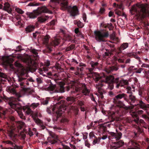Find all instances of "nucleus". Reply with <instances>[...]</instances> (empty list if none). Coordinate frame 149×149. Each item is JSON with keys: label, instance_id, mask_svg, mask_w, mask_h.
Segmentation results:
<instances>
[{"label": "nucleus", "instance_id": "f257e3e1", "mask_svg": "<svg viewBox=\"0 0 149 149\" xmlns=\"http://www.w3.org/2000/svg\"><path fill=\"white\" fill-rule=\"evenodd\" d=\"M100 79V81H101L102 83L100 82L96 84L95 86L97 89L98 93H96V94L99 97L102 98L104 97L103 94L105 93V92L104 91L103 89L101 88L104 86L102 84V82H105L107 86V88L111 90L113 88L112 83L114 81V78L112 76L106 77L103 74L102 76L98 75L97 77H96L95 80L97 81Z\"/></svg>", "mask_w": 149, "mask_h": 149}, {"label": "nucleus", "instance_id": "f03ea898", "mask_svg": "<svg viewBox=\"0 0 149 149\" xmlns=\"http://www.w3.org/2000/svg\"><path fill=\"white\" fill-rule=\"evenodd\" d=\"M50 3H60L61 9L63 10H66L70 13V15L73 17H75L78 14V10L76 6L73 7L68 6L67 0H50Z\"/></svg>", "mask_w": 149, "mask_h": 149}, {"label": "nucleus", "instance_id": "7ed1b4c3", "mask_svg": "<svg viewBox=\"0 0 149 149\" xmlns=\"http://www.w3.org/2000/svg\"><path fill=\"white\" fill-rule=\"evenodd\" d=\"M148 7L147 4L144 5L141 3H138L133 5L130 10L131 14H133L132 11L138 12L139 17L144 18L149 15V11L147 10Z\"/></svg>", "mask_w": 149, "mask_h": 149}, {"label": "nucleus", "instance_id": "20e7f679", "mask_svg": "<svg viewBox=\"0 0 149 149\" xmlns=\"http://www.w3.org/2000/svg\"><path fill=\"white\" fill-rule=\"evenodd\" d=\"M8 104L12 108L17 111V113L20 118H23L24 117L23 115L20 110L22 108L24 105L22 102L21 101L20 103L19 102H17L16 99L12 97L10 100Z\"/></svg>", "mask_w": 149, "mask_h": 149}, {"label": "nucleus", "instance_id": "39448f33", "mask_svg": "<svg viewBox=\"0 0 149 149\" xmlns=\"http://www.w3.org/2000/svg\"><path fill=\"white\" fill-rule=\"evenodd\" d=\"M16 124L17 126L16 128H11L9 125L8 126V128L7 129L8 134L10 139H13V138L15 137L17 135L15 134V132H19L20 130H21L25 125L24 123L21 121H19Z\"/></svg>", "mask_w": 149, "mask_h": 149}, {"label": "nucleus", "instance_id": "423d86ee", "mask_svg": "<svg viewBox=\"0 0 149 149\" xmlns=\"http://www.w3.org/2000/svg\"><path fill=\"white\" fill-rule=\"evenodd\" d=\"M94 33L95 35L96 40L99 42H104L105 41L104 38L107 37L109 36L108 32L95 31Z\"/></svg>", "mask_w": 149, "mask_h": 149}, {"label": "nucleus", "instance_id": "0eeeda50", "mask_svg": "<svg viewBox=\"0 0 149 149\" xmlns=\"http://www.w3.org/2000/svg\"><path fill=\"white\" fill-rule=\"evenodd\" d=\"M50 137H49L47 139V141L44 142V143L47 144L49 143L51 144H54L56 143V141L54 139H57V137L51 131L47 130Z\"/></svg>", "mask_w": 149, "mask_h": 149}, {"label": "nucleus", "instance_id": "6e6552de", "mask_svg": "<svg viewBox=\"0 0 149 149\" xmlns=\"http://www.w3.org/2000/svg\"><path fill=\"white\" fill-rule=\"evenodd\" d=\"M61 107L60 103L58 102L56 103L52 109L53 111L56 110V113L57 115V118L59 117L63 112L62 110Z\"/></svg>", "mask_w": 149, "mask_h": 149}, {"label": "nucleus", "instance_id": "1a4fd4ad", "mask_svg": "<svg viewBox=\"0 0 149 149\" xmlns=\"http://www.w3.org/2000/svg\"><path fill=\"white\" fill-rule=\"evenodd\" d=\"M23 61L24 62L26 63L29 66L31 65L34 63V61L33 60H31V57L30 56L28 55L26 57H24L23 58Z\"/></svg>", "mask_w": 149, "mask_h": 149}, {"label": "nucleus", "instance_id": "9d476101", "mask_svg": "<svg viewBox=\"0 0 149 149\" xmlns=\"http://www.w3.org/2000/svg\"><path fill=\"white\" fill-rule=\"evenodd\" d=\"M36 12L38 13L39 15L42 13H52V12L49 10L45 6L39 8L37 10H36Z\"/></svg>", "mask_w": 149, "mask_h": 149}, {"label": "nucleus", "instance_id": "9b49d317", "mask_svg": "<svg viewBox=\"0 0 149 149\" xmlns=\"http://www.w3.org/2000/svg\"><path fill=\"white\" fill-rule=\"evenodd\" d=\"M110 134L112 137V139H115L116 141L120 139L122 136V134L121 132L115 133L112 132H111Z\"/></svg>", "mask_w": 149, "mask_h": 149}, {"label": "nucleus", "instance_id": "f8f14e48", "mask_svg": "<svg viewBox=\"0 0 149 149\" xmlns=\"http://www.w3.org/2000/svg\"><path fill=\"white\" fill-rule=\"evenodd\" d=\"M47 90L51 94L54 93H58V92L57 91V87L55 85H52L48 87L47 88Z\"/></svg>", "mask_w": 149, "mask_h": 149}, {"label": "nucleus", "instance_id": "ddd939ff", "mask_svg": "<svg viewBox=\"0 0 149 149\" xmlns=\"http://www.w3.org/2000/svg\"><path fill=\"white\" fill-rule=\"evenodd\" d=\"M49 38L50 37L49 35H46L43 39L42 41L43 43L47 46V48L49 49V50L51 51L52 50V49L51 47H50L49 45H48V43Z\"/></svg>", "mask_w": 149, "mask_h": 149}, {"label": "nucleus", "instance_id": "4468645a", "mask_svg": "<svg viewBox=\"0 0 149 149\" xmlns=\"http://www.w3.org/2000/svg\"><path fill=\"white\" fill-rule=\"evenodd\" d=\"M26 15L30 18L33 19L39 15L38 13L36 12V10L33 13L27 12Z\"/></svg>", "mask_w": 149, "mask_h": 149}, {"label": "nucleus", "instance_id": "2eb2a0df", "mask_svg": "<svg viewBox=\"0 0 149 149\" xmlns=\"http://www.w3.org/2000/svg\"><path fill=\"white\" fill-rule=\"evenodd\" d=\"M3 10L7 11L9 13H10L12 10L10 5L8 3H6L4 4Z\"/></svg>", "mask_w": 149, "mask_h": 149}, {"label": "nucleus", "instance_id": "dca6fc26", "mask_svg": "<svg viewBox=\"0 0 149 149\" xmlns=\"http://www.w3.org/2000/svg\"><path fill=\"white\" fill-rule=\"evenodd\" d=\"M128 47V44L127 43H124L122 44L118 48L119 52L118 54L122 52L123 50L127 48Z\"/></svg>", "mask_w": 149, "mask_h": 149}, {"label": "nucleus", "instance_id": "f3484780", "mask_svg": "<svg viewBox=\"0 0 149 149\" xmlns=\"http://www.w3.org/2000/svg\"><path fill=\"white\" fill-rule=\"evenodd\" d=\"M128 84V81L127 80L122 79L120 81L118 85H117L116 87L118 88L119 86H122L125 85H127Z\"/></svg>", "mask_w": 149, "mask_h": 149}, {"label": "nucleus", "instance_id": "a211bd4d", "mask_svg": "<svg viewBox=\"0 0 149 149\" xmlns=\"http://www.w3.org/2000/svg\"><path fill=\"white\" fill-rule=\"evenodd\" d=\"M118 70V69L117 68L114 66H112L106 69L105 70V71L108 73H109L112 71H117Z\"/></svg>", "mask_w": 149, "mask_h": 149}, {"label": "nucleus", "instance_id": "6ab92c4d", "mask_svg": "<svg viewBox=\"0 0 149 149\" xmlns=\"http://www.w3.org/2000/svg\"><path fill=\"white\" fill-rule=\"evenodd\" d=\"M24 112L27 115L31 114L32 113V111L28 107H25L23 109Z\"/></svg>", "mask_w": 149, "mask_h": 149}, {"label": "nucleus", "instance_id": "aec40b11", "mask_svg": "<svg viewBox=\"0 0 149 149\" xmlns=\"http://www.w3.org/2000/svg\"><path fill=\"white\" fill-rule=\"evenodd\" d=\"M116 145L115 149L118 148L123 146L124 144V142L122 141H120L118 142H115Z\"/></svg>", "mask_w": 149, "mask_h": 149}, {"label": "nucleus", "instance_id": "412c9836", "mask_svg": "<svg viewBox=\"0 0 149 149\" xmlns=\"http://www.w3.org/2000/svg\"><path fill=\"white\" fill-rule=\"evenodd\" d=\"M59 43V40L58 39H55L54 41H53L52 42L50 45H49V46H55L57 45H58Z\"/></svg>", "mask_w": 149, "mask_h": 149}, {"label": "nucleus", "instance_id": "4be33fe9", "mask_svg": "<svg viewBox=\"0 0 149 149\" xmlns=\"http://www.w3.org/2000/svg\"><path fill=\"white\" fill-rule=\"evenodd\" d=\"M84 85V87L83 88L82 93L85 95H88L90 92V91L89 89H87L85 85Z\"/></svg>", "mask_w": 149, "mask_h": 149}, {"label": "nucleus", "instance_id": "5701e85b", "mask_svg": "<svg viewBox=\"0 0 149 149\" xmlns=\"http://www.w3.org/2000/svg\"><path fill=\"white\" fill-rule=\"evenodd\" d=\"M35 27L34 26L32 25L29 26L26 28V31L27 32H30L34 30Z\"/></svg>", "mask_w": 149, "mask_h": 149}, {"label": "nucleus", "instance_id": "b1692460", "mask_svg": "<svg viewBox=\"0 0 149 149\" xmlns=\"http://www.w3.org/2000/svg\"><path fill=\"white\" fill-rule=\"evenodd\" d=\"M49 18L47 16H46V17H39L38 18V21L40 22H43Z\"/></svg>", "mask_w": 149, "mask_h": 149}, {"label": "nucleus", "instance_id": "393cba45", "mask_svg": "<svg viewBox=\"0 0 149 149\" xmlns=\"http://www.w3.org/2000/svg\"><path fill=\"white\" fill-rule=\"evenodd\" d=\"M74 24H77L79 27H83L84 26V25L80 21L74 20Z\"/></svg>", "mask_w": 149, "mask_h": 149}, {"label": "nucleus", "instance_id": "a878e982", "mask_svg": "<svg viewBox=\"0 0 149 149\" xmlns=\"http://www.w3.org/2000/svg\"><path fill=\"white\" fill-rule=\"evenodd\" d=\"M25 79L24 78L22 77H20L18 76V80L20 82L19 84L21 86H24V84L25 83L24 81H23Z\"/></svg>", "mask_w": 149, "mask_h": 149}, {"label": "nucleus", "instance_id": "bb28decb", "mask_svg": "<svg viewBox=\"0 0 149 149\" xmlns=\"http://www.w3.org/2000/svg\"><path fill=\"white\" fill-rule=\"evenodd\" d=\"M137 105L139 107L141 108L144 109L146 107L145 104L142 101H140Z\"/></svg>", "mask_w": 149, "mask_h": 149}, {"label": "nucleus", "instance_id": "cd10ccee", "mask_svg": "<svg viewBox=\"0 0 149 149\" xmlns=\"http://www.w3.org/2000/svg\"><path fill=\"white\" fill-rule=\"evenodd\" d=\"M14 9L18 13L22 14L24 13V11L22 10L21 9L17 8V7H14Z\"/></svg>", "mask_w": 149, "mask_h": 149}, {"label": "nucleus", "instance_id": "c85d7f7f", "mask_svg": "<svg viewBox=\"0 0 149 149\" xmlns=\"http://www.w3.org/2000/svg\"><path fill=\"white\" fill-rule=\"evenodd\" d=\"M38 51L37 50L35 49H33L31 50V52L33 54V56L34 57H36L38 58V53L37 52ZM37 58H36V59H37Z\"/></svg>", "mask_w": 149, "mask_h": 149}, {"label": "nucleus", "instance_id": "c756f323", "mask_svg": "<svg viewBox=\"0 0 149 149\" xmlns=\"http://www.w3.org/2000/svg\"><path fill=\"white\" fill-rule=\"evenodd\" d=\"M125 95L124 93L122 94H119L117 95L116 96L115 98L117 99H121L123 98H124L125 99Z\"/></svg>", "mask_w": 149, "mask_h": 149}, {"label": "nucleus", "instance_id": "7c9ffc66", "mask_svg": "<svg viewBox=\"0 0 149 149\" xmlns=\"http://www.w3.org/2000/svg\"><path fill=\"white\" fill-rule=\"evenodd\" d=\"M135 116L136 118V119H135L134 120V121L137 123L138 124L139 122L140 123H145L144 121L142 120H140L139 121V118L137 117V115H136Z\"/></svg>", "mask_w": 149, "mask_h": 149}, {"label": "nucleus", "instance_id": "2f4dec72", "mask_svg": "<svg viewBox=\"0 0 149 149\" xmlns=\"http://www.w3.org/2000/svg\"><path fill=\"white\" fill-rule=\"evenodd\" d=\"M60 88H58L57 87V91H58V93H63L64 92V89L63 86H60L59 87Z\"/></svg>", "mask_w": 149, "mask_h": 149}, {"label": "nucleus", "instance_id": "473e14b6", "mask_svg": "<svg viewBox=\"0 0 149 149\" xmlns=\"http://www.w3.org/2000/svg\"><path fill=\"white\" fill-rule=\"evenodd\" d=\"M74 45H71L66 48L65 51L66 52L69 51L74 49Z\"/></svg>", "mask_w": 149, "mask_h": 149}, {"label": "nucleus", "instance_id": "72a5a7b5", "mask_svg": "<svg viewBox=\"0 0 149 149\" xmlns=\"http://www.w3.org/2000/svg\"><path fill=\"white\" fill-rule=\"evenodd\" d=\"M130 100H131L132 103H134L135 100V97L132 94L129 95Z\"/></svg>", "mask_w": 149, "mask_h": 149}, {"label": "nucleus", "instance_id": "f704fd0d", "mask_svg": "<svg viewBox=\"0 0 149 149\" xmlns=\"http://www.w3.org/2000/svg\"><path fill=\"white\" fill-rule=\"evenodd\" d=\"M39 105V104L38 103H33L31 105V107L35 109L37 108Z\"/></svg>", "mask_w": 149, "mask_h": 149}, {"label": "nucleus", "instance_id": "c9c22d12", "mask_svg": "<svg viewBox=\"0 0 149 149\" xmlns=\"http://www.w3.org/2000/svg\"><path fill=\"white\" fill-rule=\"evenodd\" d=\"M74 86H75V91H72V93H74L75 92H77L79 91L80 90V87L78 86L76 87V84L75 83H74Z\"/></svg>", "mask_w": 149, "mask_h": 149}, {"label": "nucleus", "instance_id": "e433bc0d", "mask_svg": "<svg viewBox=\"0 0 149 149\" xmlns=\"http://www.w3.org/2000/svg\"><path fill=\"white\" fill-rule=\"evenodd\" d=\"M90 64L91 67L93 68L97 66L98 64V63L97 62L91 61L90 63Z\"/></svg>", "mask_w": 149, "mask_h": 149}, {"label": "nucleus", "instance_id": "4c0bfd02", "mask_svg": "<svg viewBox=\"0 0 149 149\" xmlns=\"http://www.w3.org/2000/svg\"><path fill=\"white\" fill-rule=\"evenodd\" d=\"M19 136H21L23 139H24L25 137V134L23 131H20V133L19 134Z\"/></svg>", "mask_w": 149, "mask_h": 149}, {"label": "nucleus", "instance_id": "58836bf2", "mask_svg": "<svg viewBox=\"0 0 149 149\" xmlns=\"http://www.w3.org/2000/svg\"><path fill=\"white\" fill-rule=\"evenodd\" d=\"M34 120L35 122L38 125H41L42 121L41 120L38 118H34Z\"/></svg>", "mask_w": 149, "mask_h": 149}, {"label": "nucleus", "instance_id": "ea45409f", "mask_svg": "<svg viewBox=\"0 0 149 149\" xmlns=\"http://www.w3.org/2000/svg\"><path fill=\"white\" fill-rule=\"evenodd\" d=\"M131 87H129V86H127L126 87L127 93L130 94H131L132 92L131 91Z\"/></svg>", "mask_w": 149, "mask_h": 149}, {"label": "nucleus", "instance_id": "a19ab883", "mask_svg": "<svg viewBox=\"0 0 149 149\" xmlns=\"http://www.w3.org/2000/svg\"><path fill=\"white\" fill-rule=\"evenodd\" d=\"M48 71V69L46 68H45V67H43L42 70L41 71H40V74H42L43 73V72L44 71L45 72H47Z\"/></svg>", "mask_w": 149, "mask_h": 149}, {"label": "nucleus", "instance_id": "79ce46f5", "mask_svg": "<svg viewBox=\"0 0 149 149\" xmlns=\"http://www.w3.org/2000/svg\"><path fill=\"white\" fill-rule=\"evenodd\" d=\"M89 138L90 139H91L93 137L94 138L96 137L95 135L92 132H91L89 134Z\"/></svg>", "mask_w": 149, "mask_h": 149}, {"label": "nucleus", "instance_id": "37998d69", "mask_svg": "<svg viewBox=\"0 0 149 149\" xmlns=\"http://www.w3.org/2000/svg\"><path fill=\"white\" fill-rule=\"evenodd\" d=\"M50 64V61H49L48 60H47L45 61V65L47 67H48L49 66Z\"/></svg>", "mask_w": 149, "mask_h": 149}, {"label": "nucleus", "instance_id": "c03bdc74", "mask_svg": "<svg viewBox=\"0 0 149 149\" xmlns=\"http://www.w3.org/2000/svg\"><path fill=\"white\" fill-rule=\"evenodd\" d=\"M15 65L16 67L19 68H21L22 67V65L18 62H15Z\"/></svg>", "mask_w": 149, "mask_h": 149}, {"label": "nucleus", "instance_id": "a18cd8bd", "mask_svg": "<svg viewBox=\"0 0 149 149\" xmlns=\"http://www.w3.org/2000/svg\"><path fill=\"white\" fill-rule=\"evenodd\" d=\"M142 67L149 68V65L146 63H143L141 66Z\"/></svg>", "mask_w": 149, "mask_h": 149}, {"label": "nucleus", "instance_id": "49530a36", "mask_svg": "<svg viewBox=\"0 0 149 149\" xmlns=\"http://www.w3.org/2000/svg\"><path fill=\"white\" fill-rule=\"evenodd\" d=\"M66 100L68 101H74V98L73 97H68L67 98Z\"/></svg>", "mask_w": 149, "mask_h": 149}, {"label": "nucleus", "instance_id": "de8ad7c7", "mask_svg": "<svg viewBox=\"0 0 149 149\" xmlns=\"http://www.w3.org/2000/svg\"><path fill=\"white\" fill-rule=\"evenodd\" d=\"M97 142L98 140L97 139L96 137L95 138L93 142V145H95L97 143Z\"/></svg>", "mask_w": 149, "mask_h": 149}, {"label": "nucleus", "instance_id": "09e8293b", "mask_svg": "<svg viewBox=\"0 0 149 149\" xmlns=\"http://www.w3.org/2000/svg\"><path fill=\"white\" fill-rule=\"evenodd\" d=\"M115 11V13L117 15H118V16H121L122 15V13L121 12L119 11H117V10H116Z\"/></svg>", "mask_w": 149, "mask_h": 149}, {"label": "nucleus", "instance_id": "8fccbe9b", "mask_svg": "<svg viewBox=\"0 0 149 149\" xmlns=\"http://www.w3.org/2000/svg\"><path fill=\"white\" fill-rule=\"evenodd\" d=\"M88 134L87 133H85L83 134V139L85 140L87 138Z\"/></svg>", "mask_w": 149, "mask_h": 149}, {"label": "nucleus", "instance_id": "3c124183", "mask_svg": "<svg viewBox=\"0 0 149 149\" xmlns=\"http://www.w3.org/2000/svg\"><path fill=\"white\" fill-rule=\"evenodd\" d=\"M143 70V69L142 68H140L136 72V73H140Z\"/></svg>", "mask_w": 149, "mask_h": 149}, {"label": "nucleus", "instance_id": "603ef678", "mask_svg": "<svg viewBox=\"0 0 149 149\" xmlns=\"http://www.w3.org/2000/svg\"><path fill=\"white\" fill-rule=\"evenodd\" d=\"M38 4L37 3L34 4L33 3H30L28 5V6H38Z\"/></svg>", "mask_w": 149, "mask_h": 149}, {"label": "nucleus", "instance_id": "864d4df0", "mask_svg": "<svg viewBox=\"0 0 149 149\" xmlns=\"http://www.w3.org/2000/svg\"><path fill=\"white\" fill-rule=\"evenodd\" d=\"M117 8L123 10L124 8L123 7V5L122 4L117 5Z\"/></svg>", "mask_w": 149, "mask_h": 149}, {"label": "nucleus", "instance_id": "5fc2aeb1", "mask_svg": "<svg viewBox=\"0 0 149 149\" xmlns=\"http://www.w3.org/2000/svg\"><path fill=\"white\" fill-rule=\"evenodd\" d=\"M13 147L14 149H22L21 147L16 145L14 146L13 145Z\"/></svg>", "mask_w": 149, "mask_h": 149}, {"label": "nucleus", "instance_id": "6e6d98bb", "mask_svg": "<svg viewBox=\"0 0 149 149\" xmlns=\"http://www.w3.org/2000/svg\"><path fill=\"white\" fill-rule=\"evenodd\" d=\"M4 143H6L7 144H10L11 145H13V142L9 141H4Z\"/></svg>", "mask_w": 149, "mask_h": 149}, {"label": "nucleus", "instance_id": "4d7b16f0", "mask_svg": "<svg viewBox=\"0 0 149 149\" xmlns=\"http://www.w3.org/2000/svg\"><path fill=\"white\" fill-rule=\"evenodd\" d=\"M105 11V9L104 8H101L100 9V12L101 14L103 13Z\"/></svg>", "mask_w": 149, "mask_h": 149}, {"label": "nucleus", "instance_id": "13d9d810", "mask_svg": "<svg viewBox=\"0 0 149 149\" xmlns=\"http://www.w3.org/2000/svg\"><path fill=\"white\" fill-rule=\"evenodd\" d=\"M83 18L84 21L85 22L86 20V15L85 14H84L83 15Z\"/></svg>", "mask_w": 149, "mask_h": 149}, {"label": "nucleus", "instance_id": "bf43d9fd", "mask_svg": "<svg viewBox=\"0 0 149 149\" xmlns=\"http://www.w3.org/2000/svg\"><path fill=\"white\" fill-rule=\"evenodd\" d=\"M110 37L111 39L113 40L115 39V35L114 33H113L110 36Z\"/></svg>", "mask_w": 149, "mask_h": 149}, {"label": "nucleus", "instance_id": "052dcab7", "mask_svg": "<svg viewBox=\"0 0 149 149\" xmlns=\"http://www.w3.org/2000/svg\"><path fill=\"white\" fill-rule=\"evenodd\" d=\"M29 135H30V136H33V132H31L30 130V129L29 128Z\"/></svg>", "mask_w": 149, "mask_h": 149}, {"label": "nucleus", "instance_id": "680f3d73", "mask_svg": "<svg viewBox=\"0 0 149 149\" xmlns=\"http://www.w3.org/2000/svg\"><path fill=\"white\" fill-rule=\"evenodd\" d=\"M85 145L86 146H87L89 148L90 147V144L88 142L86 141L85 143Z\"/></svg>", "mask_w": 149, "mask_h": 149}, {"label": "nucleus", "instance_id": "e2e57ef3", "mask_svg": "<svg viewBox=\"0 0 149 149\" xmlns=\"http://www.w3.org/2000/svg\"><path fill=\"white\" fill-rule=\"evenodd\" d=\"M48 103V101L47 100H44L42 103L44 105L47 104Z\"/></svg>", "mask_w": 149, "mask_h": 149}, {"label": "nucleus", "instance_id": "0e129e2a", "mask_svg": "<svg viewBox=\"0 0 149 149\" xmlns=\"http://www.w3.org/2000/svg\"><path fill=\"white\" fill-rule=\"evenodd\" d=\"M118 24H119L120 22H121L122 23V24H123L124 23L123 20L122 19H119L118 21Z\"/></svg>", "mask_w": 149, "mask_h": 149}, {"label": "nucleus", "instance_id": "69168bd1", "mask_svg": "<svg viewBox=\"0 0 149 149\" xmlns=\"http://www.w3.org/2000/svg\"><path fill=\"white\" fill-rule=\"evenodd\" d=\"M107 45H108L109 47L111 48H113L114 47V45L113 44H110L109 43H107Z\"/></svg>", "mask_w": 149, "mask_h": 149}, {"label": "nucleus", "instance_id": "338daca9", "mask_svg": "<svg viewBox=\"0 0 149 149\" xmlns=\"http://www.w3.org/2000/svg\"><path fill=\"white\" fill-rule=\"evenodd\" d=\"M113 13L111 11H110L109 13V17H111L113 16Z\"/></svg>", "mask_w": 149, "mask_h": 149}, {"label": "nucleus", "instance_id": "774afa93", "mask_svg": "<svg viewBox=\"0 0 149 149\" xmlns=\"http://www.w3.org/2000/svg\"><path fill=\"white\" fill-rule=\"evenodd\" d=\"M130 58H128L126 60L125 63L127 64L130 63Z\"/></svg>", "mask_w": 149, "mask_h": 149}]
</instances>
